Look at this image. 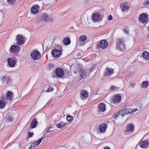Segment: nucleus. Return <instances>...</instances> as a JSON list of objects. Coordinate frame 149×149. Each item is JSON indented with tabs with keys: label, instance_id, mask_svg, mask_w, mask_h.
<instances>
[{
	"label": "nucleus",
	"instance_id": "nucleus-1",
	"mask_svg": "<svg viewBox=\"0 0 149 149\" xmlns=\"http://www.w3.org/2000/svg\"><path fill=\"white\" fill-rule=\"evenodd\" d=\"M116 45L117 49L120 51L123 52L126 50V45L124 40L122 38L116 39Z\"/></svg>",
	"mask_w": 149,
	"mask_h": 149
},
{
	"label": "nucleus",
	"instance_id": "nucleus-2",
	"mask_svg": "<svg viewBox=\"0 0 149 149\" xmlns=\"http://www.w3.org/2000/svg\"><path fill=\"white\" fill-rule=\"evenodd\" d=\"M17 40L16 44L20 45H23L25 42L26 39L23 37L22 35H18L16 37Z\"/></svg>",
	"mask_w": 149,
	"mask_h": 149
},
{
	"label": "nucleus",
	"instance_id": "nucleus-3",
	"mask_svg": "<svg viewBox=\"0 0 149 149\" xmlns=\"http://www.w3.org/2000/svg\"><path fill=\"white\" fill-rule=\"evenodd\" d=\"M31 56L32 58L34 60L39 59L41 57V54L37 50H33L31 52Z\"/></svg>",
	"mask_w": 149,
	"mask_h": 149
},
{
	"label": "nucleus",
	"instance_id": "nucleus-4",
	"mask_svg": "<svg viewBox=\"0 0 149 149\" xmlns=\"http://www.w3.org/2000/svg\"><path fill=\"white\" fill-rule=\"evenodd\" d=\"M61 50H58L56 49H53L51 52L52 56L55 58L59 57L62 54Z\"/></svg>",
	"mask_w": 149,
	"mask_h": 149
},
{
	"label": "nucleus",
	"instance_id": "nucleus-5",
	"mask_svg": "<svg viewBox=\"0 0 149 149\" xmlns=\"http://www.w3.org/2000/svg\"><path fill=\"white\" fill-rule=\"evenodd\" d=\"M108 45V43L107 41L105 40H101L100 42L97 45V47L98 48H101L105 49L106 48Z\"/></svg>",
	"mask_w": 149,
	"mask_h": 149
},
{
	"label": "nucleus",
	"instance_id": "nucleus-6",
	"mask_svg": "<svg viewBox=\"0 0 149 149\" xmlns=\"http://www.w3.org/2000/svg\"><path fill=\"white\" fill-rule=\"evenodd\" d=\"M55 74L56 76L58 78L63 77L64 74L63 70L61 68H58L55 70Z\"/></svg>",
	"mask_w": 149,
	"mask_h": 149
},
{
	"label": "nucleus",
	"instance_id": "nucleus-7",
	"mask_svg": "<svg viewBox=\"0 0 149 149\" xmlns=\"http://www.w3.org/2000/svg\"><path fill=\"white\" fill-rule=\"evenodd\" d=\"M148 19L147 15L145 13L140 15L139 17V21L143 23H145Z\"/></svg>",
	"mask_w": 149,
	"mask_h": 149
},
{
	"label": "nucleus",
	"instance_id": "nucleus-8",
	"mask_svg": "<svg viewBox=\"0 0 149 149\" xmlns=\"http://www.w3.org/2000/svg\"><path fill=\"white\" fill-rule=\"evenodd\" d=\"M21 49V47L19 46L15 45L11 46L9 49V52L12 53L17 52Z\"/></svg>",
	"mask_w": 149,
	"mask_h": 149
},
{
	"label": "nucleus",
	"instance_id": "nucleus-9",
	"mask_svg": "<svg viewBox=\"0 0 149 149\" xmlns=\"http://www.w3.org/2000/svg\"><path fill=\"white\" fill-rule=\"evenodd\" d=\"M121 96L119 94H115L114 95L112 100V102L114 103H118L120 102L121 99Z\"/></svg>",
	"mask_w": 149,
	"mask_h": 149
},
{
	"label": "nucleus",
	"instance_id": "nucleus-10",
	"mask_svg": "<svg viewBox=\"0 0 149 149\" xmlns=\"http://www.w3.org/2000/svg\"><path fill=\"white\" fill-rule=\"evenodd\" d=\"M101 15L98 13H94L92 16V19L95 22H96L100 20L101 18Z\"/></svg>",
	"mask_w": 149,
	"mask_h": 149
},
{
	"label": "nucleus",
	"instance_id": "nucleus-11",
	"mask_svg": "<svg viewBox=\"0 0 149 149\" xmlns=\"http://www.w3.org/2000/svg\"><path fill=\"white\" fill-rule=\"evenodd\" d=\"M120 8L123 12H127L129 9V7L126 3H122L120 5Z\"/></svg>",
	"mask_w": 149,
	"mask_h": 149
},
{
	"label": "nucleus",
	"instance_id": "nucleus-12",
	"mask_svg": "<svg viewBox=\"0 0 149 149\" xmlns=\"http://www.w3.org/2000/svg\"><path fill=\"white\" fill-rule=\"evenodd\" d=\"M39 6L38 5H34L31 8V11L34 14H36L38 12Z\"/></svg>",
	"mask_w": 149,
	"mask_h": 149
},
{
	"label": "nucleus",
	"instance_id": "nucleus-13",
	"mask_svg": "<svg viewBox=\"0 0 149 149\" xmlns=\"http://www.w3.org/2000/svg\"><path fill=\"white\" fill-rule=\"evenodd\" d=\"M81 95L80 98L81 99L85 100V98L87 97L88 96V93L87 91L84 90H83L81 91Z\"/></svg>",
	"mask_w": 149,
	"mask_h": 149
},
{
	"label": "nucleus",
	"instance_id": "nucleus-14",
	"mask_svg": "<svg viewBox=\"0 0 149 149\" xmlns=\"http://www.w3.org/2000/svg\"><path fill=\"white\" fill-rule=\"evenodd\" d=\"M107 125L105 123L100 124L99 127V130L100 132L102 133L104 132L107 128Z\"/></svg>",
	"mask_w": 149,
	"mask_h": 149
},
{
	"label": "nucleus",
	"instance_id": "nucleus-15",
	"mask_svg": "<svg viewBox=\"0 0 149 149\" xmlns=\"http://www.w3.org/2000/svg\"><path fill=\"white\" fill-rule=\"evenodd\" d=\"M113 73V69L108 67L106 68L104 72V75L105 76H110Z\"/></svg>",
	"mask_w": 149,
	"mask_h": 149
},
{
	"label": "nucleus",
	"instance_id": "nucleus-16",
	"mask_svg": "<svg viewBox=\"0 0 149 149\" xmlns=\"http://www.w3.org/2000/svg\"><path fill=\"white\" fill-rule=\"evenodd\" d=\"M13 94H14L12 91H8L6 95V99L8 100H12L13 98Z\"/></svg>",
	"mask_w": 149,
	"mask_h": 149
},
{
	"label": "nucleus",
	"instance_id": "nucleus-17",
	"mask_svg": "<svg viewBox=\"0 0 149 149\" xmlns=\"http://www.w3.org/2000/svg\"><path fill=\"white\" fill-rule=\"evenodd\" d=\"M124 110V109L119 111L116 114H114L113 115V118L115 119L116 117L119 115H121L122 117H123L124 116V115L126 114L125 113V112Z\"/></svg>",
	"mask_w": 149,
	"mask_h": 149
},
{
	"label": "nucleus",
	"instance_id": "nucleus-18",
	"mask_svg": "<svg viewBox=\"0 0 149 149\" xmlns=\"http://www.w3.org/2000/svg\"><path fill=\"white\" fill-rule=\"evenodd\" d=\"M7 61L8 65L10 67H14L15 66V62L13 59L10 58H8L7 59Z\"/></svg>",
	"mask_w": 149,
	"mask_h": 149
},
{
	"label": "nucleus",
	"instance_id": "nucleus-19",
	"mask_svg": "<svg viewBox=\"0 0 149 149\" xmlns=\"http://www.w3.org/2000/svg\"><path fill=\"white\" fill-rule=\"evenodd\" d=\"M124 110L126 114H127L133 113L136 111V110H138V109L125 108L124 109Z\"/></svg>",
	"mask_w": 149,
	"mask_h": 149
},
{
	"label": "nucleus",
	"instance_id": "nucleus-20",
	"mask_svg": "<svg viewBox=\"0 0 149 149\" xmlns=\"http://www.w3.org/2000/svg\"><path fill=\"white\" fill-rule=\"evenodd\" d=\"M140 146L141 148H145L147 147H149V144L147 141H144L140 143Z\"/></svg>",
	"mask_w": 149,
	"mask_h": 149
},
{
	"label": "nucleus",
	"instance_id": "nucleus-21",
	"mask_svg": "<svg viewBox=\"0 0 149 149\" xmlns=\"http://www.w3.org/2000/svg\"><path fill=\"white\" fill-rule=\"evenodd\" d=\"M50 16L46 13H43L42 16L41 20L43 22H46L49 18Z\"/></svg>",
	"mask_w": 149,
	"mask_h": 149
},
{
	"label": "nucleus",
	"instance_id": "nucleus-22",
	"mask_svg": "<svg viewBox=\"0 0 149 149\" xmlns=\"http://www.w3.org/2000/svg\"><path fill=\"white\" fill-rule=\"evenodd\" d=\"M98 107L100 111L102 112H103L105 110V106L104 104L102 103H101L99 104Z\"/></svg>",
	"mask_w": 149,
	"mask_h": 149
},
{
	"label": "nucleus",
	"instance_id": "nucleus-23",
	"mask_svg": "<svg viewBox=\"0 0 149 149\" xmlns=\"http://www.w3.org/2000/svg\"><path fill=\"white\" fill-rule=\"evenodd\" d=\"M38 123V122L36 119L35 118L33 119L31 123V128H35Z\"/></svg>",
	"mask_w": 149,
	"mask_h": 149
},
{
	"label": "nucleus",
	"instance_id": "nucleus-24",
	"mask_svg": "<svg viewBox=\"0 0 149 149\" xmlns=\"http://www.w3.org/2000/svg\"><path fill=\"white\" fill-rule=\"evenodd\" d=\"M70 40L69 38L65 37L63 39V43L65 45H68L70 44Z\"/></svg>",
	"mask_w": 149,
	"mask_h": 149
},
{
	"label": "nucleus",
	"instance_id": "nucleus-25",
	"mask_svg": "<svg viewBox=\"0 0 149 149\" xmlns=\"http://www.w3.org/2000/svg\"><path fill=\"white\" fill-rule=\"evenodd\" d=\"M66 124L63 122H61L58 124L56 125V126L57 127L60 129L63 128L65 125Z\"/></svg>",
	"mask_w": 149,
	"mask_h": 149
},
{
	"label": "nucleus",
	"instance_id": "nucleus-26",
	"mask_svg": "<svg viewBox=\"0 0 149 149\" xmlns=\"http://www.w3.org/2000/svg\"><path fill=\"white\" fill-rule=\"evenodd\" d=\"M143 58L146 59H149V53L147 51H144L142 54Z\"/></svg>",
	"mask_w": 149,
	"mask_h": 149
},
{
	"label": "nucleus",
	"instance_id": "nucleus-27",
	"mask_svg": "<svg viewBox=\"0 0 149 149\" xmlns=\"http://www.w3.org/2000/svg\"><path fill=\"white\" fill-rule=\"evenodd\" d=\"M87 39V36L85 35L81 36L79 38V41L80 42H82L85 41Z\"/></svg>",
	"mask_w": 149,
	"mask_h": 149
},
{
	"label": "nucleus",
	"instance_id": "nucleus-28",
	"mask_svg": "<svg viewBox=\"0 0 149 149\" xmlns=\"http://www.w3.org/2000/svg\"><path fill=\"white\" fill-rule=\"evenodd\" d=\"M136 107L138 108H137L138 109V110H137L138 111L141 110L142 109V107H143L142 106V105L141 104V102H136Z\"/></svg>",
	"mask_w": 149,
	"mask_h": 149
},
{
	"label": "nucleus",
	"instance_id": "nucleus-29",
	"mask_svg": "<svg viewBox=\"0 0 149 149\" xmlns=\"http://www.w3.org/2000/svg\"><path fill=\"white\" fill-rule=\"evenodd\" d=\"M134 129V126L133 125L131 124H129L128 125H127V130L125 131H127L129 132L132 130Z\"/></svg>",
	"mask_w": 149,
	"mask_h": 149
},
{
	"label": "nucleus",
	"instance_id": "nucleus-30",
	"mask_svg": "<svg viewBox=\"0 0 149 149\" xmlns=\"http://www.w3.org/2000/svg\"><path fill=\"white\" fill-rule=\"evenodd\" d=\"M6 105L5 102L3 100L0 101V108L2 109L5 107Z\"/></svg>",
	"mask_w": 149,
	"mask_h": 149
},
{
	"label": "nucleus",
	"instance_id": "nucleus-31",
	"mask_svg": "<svg viewBox=\"0 0 149 149\" xmlns=\"http://www.w3.org/2000/svg\"><path fill=\"white\" fill-rule=\"evenodd\" d=\"M142 86L144 88H146L148 85V83L147 81H143L141 84Z\"/></svg>",
	"mask_w": 149,
	"mask_h": 149
},
{
	"label": "nucleus",
	"instance_id": "nucleus-32",
	"mask_svg": "<svg viewBox=\"0 0 149 149\" xmlns=\"http://www.w3.org/2000/svg\"><path fill=\"white\" fill-rule=\"evenodd\" d=\"M73 119V116L70 115L67 116V120L69 122H71Z\"/></svg>",
	"mask_w": 149,
	"mask_h": 149
},
{
	"label": "nucleus",
	"instance_id": "nucleus-33",
	"mask_svg": "<svg viewBox=\"0 0 149 149\" xmlns=\"http://www.w3.org/2000/svg\"><path fill=\"white\" fill-rule=\"evenodd\" d=\"M6 120L8 121L12 122L13 120V119L12 117L9 116L6 118Z\"/></svg>",
	"mask_w": 149,
	"mask_h": 149
},
{
	"label": "nucleus",
	"instance_id": "nucleus-34",
	"mask_svg": "<svg viewBox=\"0 0 149 149\" xmlns=\"http://www.w3.org/2000/svg\"><path fill=\"white\" fill-rule=\"evenodd\" d=\"M16 0H7V2L12 5H13L15 4V2Z\"/></svg>",
	"mask_w": 149,
	"mask_h": 149
},
{
	"label": "nucleus",
	"instance_id": "nucleus-35",
	"mask_svg": "<svg viewBox=\"0 0 149 149\" xmlns=\"http://www.w3.org/2000/svg\"><path fill=\"white\" fill-rule=\"evenodd\" d=\"M33 132H28V135L27 137L28 138H30V137H31L33 135Z\"/></svg>",
	"mask_w": 149,
	"mask_h": 149
},
{
	"label": "nucleus",
	"instance_id": "nucleus-36",
	"mask_svg": "<svg viewBox=\"0 0 149 149\" xmlns=\"http://www.w3.org/2000/svg\"><path fill=\"white\" fill-rule=\"evenodd\" d=\"M53 90V87L49 86L47 90L46 91V92H49L52 91Z\"/></svg>",
	"mask_w": 149,
	"mask_h": 149
},
{
	"label": "nucleus",
	"instance_id": "nucleus-37",
	"mask_svg": "<svg viewBox=\"0 0 149 149\" xmlns=\"http://www.w3.org/2000/svg\"><path fill=\"white\" fill-rule=\"evenodd\" d=\"M149 3V1L148 0H145L143 2V5L146 6V5Z\"/></svg>",
	"mask_w": 149,
	"mask_h": 149
},
{
	"label": "nucleus",
	"instance_id": "nucleus-38",
	"mask_svg": "<svg viewBox=\"0 0 149 149\" xmlns=\"http://www.w3.org/2000/svg\"><path fill=\"white\" fill-rule=\"evenodd\" d=\"M79 72H82L83 74H84V72H83V70L81 68H79L78 69Z\"/></svg>",
	"mask_w": 149,
	"mask_h": 149
},
{
	"label": "nucleus",
	"instance_id": "nucleus-39",
	"mask_svg": "<svg viewBox=\"0 0 149 149\" xmlns=\"http://www.w3.org/2000/svg\"><path fill=\"white\" fill-rule=\"evenodd\" d=\"M38 142H39L38 141H35L33 142V143H34L36 146H38L40 144H38Z\"/></svg>",
	"mask_w": 149,
	"mask_h": 149
},
{
	"label": "nucleus",
	"instance_id": "nucleus-40",
	"mask_svg": "<svg viewBox=\"0 0 149 149\" xmlns=\"http://www.w3.org/2000/svg\"><path fill=\"white\" fill-rule=\"evenodd\" d=\"M115 88H116L113 86H112L110 88V90H111L114 91Z\"/></svg>",
	"mask_w": 149,
	"mask_h": 149
},
{
	"label": "nucleus",
	"instance_id": "nucleus-41",
	"mask_svg": "<svg viewBox=\"0 0 149 149\" xmlns=\"http://www.w3.org/2000/svg\"><path fill=\"white\" fill-rule=\"evenodd\" d=\"M123 31L124 33L127 34L129 33L128 31L125 29H123Z\"/></svg>",
	"mask_w": 149,
	"mask_h": 149
},
{
	"label": "nucleus",
	"instance_id": "nucleus-42",
	"mask_svg": "<svg viewBox=\"0 0 149 149\" xmlns=\"http://www.w3.org/2000/svg\"><path fill=\"white\" fill-rule=\"evenodd\" d=\"M31 146L33 147V148H34V149H35V147L37 146H36V145L35 144L33 143L31 145Z\"/></svg>",
	"mask_w": 149,
	"mask_h": 149
},
{
	"label": "nucleus",
	"instance_id": "nucleus-43",
	"mask_svg": "<svg viewBox=\"0 0 149 149\" xmlns=\"http://www.w3.org/2000/svg\"><path fill=\"white\" fill-rule=\"evenodd\" d=\"M82 56V54L81 53H79L77 55V56L78 57H81Z\"/></svg>",
	"mask_w": 149,
	"mask_h": 149
},
{
	"label": "nucleus",
	"instance_id": "nucleus-44",
	"mask_svg": "<svg viewBox=\"0 0 149 149\" xmlns=\"http://www.w3.org/2000/svg\"><path fill=\"white\" fill-rule=\"evenodd\" d=\"M112 19V17L111 15H110L109 16L108 19L109 20H111Z\"/></svg>",
	"mask_w": 149,
	"mask_h": 149
},
{
	"label": "nucleus",
	"instance_id": "nucleus-45",
	"mask_svg": "<svg viewBox=\"0 0 149 149\" xmlns=\"http://www.w3.org/2000/svg\"><path fill=\"white\" fill-rule=\"evenodd\" d=\"M53 131H52V130H50V131H46L45 132V135H46L48 133L51 132H53Z\"/></svg>",
	"mask_w": 149,
	"mask_h": 149
},
{
	"label": "nucleus",
	"instance_id": "nucleus-46",
	"mask_svg": "<svg viewBox=\"0 0 149 149\" xmlns=\"http://www.w3.org/2000/svg\"><path fill=\"white\" fill-rule=\"evenodd\" d=\"M43 139L41 137L39 140H38L39 142H38V144H40L42 140Z\"/></svg>",
	"mask_w": 149,
	"mask_h": 149
},
{
	"label": "nucleus",
	"instance_id": "nucleus-47",
	"mask_svg": "<svg viewBox=\"0 0 149 149\" xmlns=\"http://www.w3.org/2000/svg\"><path fill=\"white\" fill-rule=\"evenodd\" d=\"M43 139L41 137L39 140H38L39 142H38V144H40L42 140Z\"/></svg>",
	"mask_w": 149,
	"mask_h": 149
},
{
	"label": "nucleus",
	"instance_id": "nucleus-48",
	"mask_svg": "<svg viewBox=\"0 0 149 149\" xmlns=\"http://www.w3.org/2000/svg\"><path fill=\"white\" fill-rule=\"evenodd\" d=\"M29 149H35L33 147H31V145L29 148Z\"/></svg>",
	"mask_w": 149,
	"mask_h": 149
},
{
	"label": "nucleus",
	"instance_id": "nucleus-49",
	"mask_svg": "<svg viewBox=\"0 0 149 149\" xmlns=\"http://www.w3.org/2000/svg\"><path fill=\"white\" fill-rule=\"evenodd\" d=\"M92 70H93V68H91L89 70L90 72H91Z\"/></svg>",
	"mask_w": 149,
	"mask_h": 149
},
{
	"label": "nucleus",
	"instance_id": "nucleus-50",
	"mask_svg": "<svg viewBox=\"0 0 149 149\" xmlns=\"http://www.w3.org/2000/svg\"><path fill=\"white\" fill-rule=\"evenodd\" d=\"M49 67L52 68L53 67V65L52 64L49 65Z\"/></svg>",
	"mask_w": 149,
	"mask_h": 149
},
{
	"label": "nucleus",
	"instance_id": "nucleus-51",
	"mask_svg": "<svg viewBox=\"0 0 149 149\" xmlns=\"http://www.w3.org/2000/svg\"><path fill=\"white\" fill-rule=\"evenodd\" d=\"M50 129V127H48L47 128H46L45 130V131L46 130H49V129Z\"/></svg>",
	"mask_w": 149,
	"mask_h": 149
},
{
	"label": "nucleus",
	"instance_id": "nucleus-52",
	"mask_svg": "<svg viewBox=\"0 0 149 149\" xmlns=\"http://www.w3.org/2000/svg\"><path fill=\"white\" fill-rule=\"evenodd\" d=\"M84 45H85V43H81L80 44V45L81 46H84Z\"/></svg>",
	"mask_w": 149,
	"mask_h": 149
},
{
	"label": "nucleus",
	"instance_id": "nucleus-53",
	"mask_svg": "<svg viewBox=\"0 0 149 149\" xmlns=\"http://www.w3.org/2000/svg\"><path fill=\"white\" fill-rule=\"evenodd\" d=\"M130 85L131 86L132 88L134 86V84H131Z\"/></svg>",
	"mask_w": 149,
	"mask_h": 149
},
{
	"label": "nucleus",
	"instance_id": "nucleus-54",
	"mask_svg": "<svg viewBox=\"0 0 149 149\" xmlns=\"http://www.w3.org/2000/svg\"><path fill=\"white\" fill-rule=\"evenodd\" d=\"M104 149H111L109 147H106V148H104Z\"/></svg>",
	"mask_w": 149,
	"mask_h": 149
},
{
	"label": "nucleus",
	"instance_id": "nucleus-55",
	"mask_svg": "<svg viewBox=\"0 0 149 149\" xmlns=\"http://www.w3.org/2000/svg\"><path fill=\"white\" fill-rule=\"evenodd\" d=\"M3 80H4V79H5L6 77L5 76L3 77L2 78Z\"/></svg>",
	"mask_w": 149,
	"mask_h": 149
},
{
	"label": "nucleus",
	"instance_id": "nucleus-56",
	"mask_svg": "<svg viewBox=\"0 0 149 149\" xmlns=\"http://www.w3.org/2000/svg\"><path fill=\"white\" fill-rule=\"evenodd\" d=\"M49 127H50V129H51L52 127V125H50V126Z\"/></svg>",
	"mask_w": 149,
	"mask_h": 149
},
{
	"label": "nucleus",
	"instance_id": "nucleus-57",
	"mask_svg": "<svg viewBox=\"0 0 149 149\" xmlns=\"http://www.w3.org/2000/svg\"><path fill=\"white\" fill-rule=\"evenodd\" d=\"M44 137H45V135H44V136H42V138L43 139V138H44Z\"/></svg>",
	"mask_w": 149,
	"mask_h": 149
},
{
	"label": "nucleus",
	"instance_id": "nucleus-58",
	"mask_svg": "<svg viewBox=\"0 0 149 149\" xmlns=\"http://www.w3.org/2000/svg\"><path fill=\"white\" fill-rule=\"evenodd\" d=\"M148 31L149 32V26L148 27Z\"/></svg>",
	"mask_w": 149,
	"mask_h": 149
},
{
	"label": "nucleus",
	"instance_id": "nucleus-59",
	"mask_svg": "<svg viewBox=\"0 0 149 149\" xmlns=\"http://www.w3.org/2000/svg\"><path fill=\"white\" fill-rule=\"evenodd\" d=\"M61 48L60 49H62V47L60 45Z\"/></svg>",
	"mask_w": 149,
	"mask_h": 149
},
{
	"label": "nucleus",
	"instance_id": "nucleus-60",
	"mask_svg": "<svg viewBox=\"0 0 149 149\" xmlns=\"http://www.w3.org/2000/svg\"><path fill=\"white\" fill-rule=\"evenodd\" d=\"M71 149H75L74 147L73 148H72Z\"/></svg>",
	"mask_w": 149,
	"mask_h": 149
},
{
	"label": "nucleus",
	"instance_id": "nucleus-61",
	"mask_svg": "<svg viewBox=\"0 0 149 149\" xmlns=\"http://www.w3.org/2000/svg\"><path fill=\"white\" fill-rule=\"evenodd\" d=\"M46 131H50V130H46Z\"/></svg>",
	"mask_w": 149,
	"mask_h": 149
},
{
	"label": "nucleus",
	"instance_id": "nucleus-62",
	"mask_svg": "<svg viewBox=\"0 0 149 149\" xmlns=\"http://www.w3.org/2000/svg\"><path fill=\"white\" fill-rule=\"evenodd\" d=\"M73 29V27H72V29Z\"/></svg>",
	"mask_w": 149,
	"mask_h": 149
},
{
	"label": "nucleus",
	"instance_id": "nucleus-63",
	"mask_svg": "<svg viewBox=\"0 0 149 149\" xmlns=\"http://www.w3.org/2000/svg\"><path fill=\"white\" fill-rule=\"evenodd\" d=\"M148 37L149 38V35H148Z\"/></svg>",
	"mask_w": 149,
	"mask_h": 149
},
{
	"label": "nucleus",
	"instance_id": "nucleus-64",
	"mask_svg": "<svg viewBox=\"0 0 149 149\" xmlns=\"http://www.w3.org/2000/svg\"><path fill=\"white\" fill-rule=\"evenodd\" d=\"M148 1H149V0H148Z\"/></svg>",
	"mask_w": 149,
	"mask_h": 149
}]
</instances>
